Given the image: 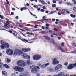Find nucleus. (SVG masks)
I'll return each mask as SVG.
<instances>
[{
    "mask_svg": "<svg viewBox=\"0 0 76 76\" xmlns=\"http://www.w3.org/2000/svg\"><path fill=\"white\" fill-rule=\"evenodd\" d=\"M53 13H55V12H51L48 14V15H51V14H53Z\"/></svg>",
    "mask_w": 76,
    "mask_h": 76,
    "instance_id": "obj_33",
    "label": "nucleus"
},
{
    "mask_svg": "<svg viewBox=\"0 0 76 76\" xmlns=\"http://www.w3.org/2000/svg\"><path fill=\"white\" fill-rule=\"evenodd\" d=\"M9 32H10V33H12V32H13L11 30L9 31Z\"/></svg>",
    "mask_w": 76,
    "mask_h": 76,
    "instance_id": "obj_54",
    "label": "nucleus"
},
{
    "mask_svg": "<svg viewBox=\"0 0 76 76\" xmlns=\"http://www.w3.org/2000/svg\"><path fill=\"white\" fill-rule=\"evenodd\" d=\"M53 35H56V36H57V34L54 33H53Z\"/></svg>",
    "mask_w": 76,
    "mask_h": 76,
    "instance_id": "obj_44",
    "label": "nucleus"
},
{
    "mask_svg": "<svg viewBox=\"0 0 76 76\" xmlns=\"http://www.w3.org/2000/svg\"><path fill=\"white\" fill-rule=\"evenodd\" d=\"M41 58V56L39 55H35L33 56V59L35 61L38 60H39Z\"/></svg>",
    "mask_w": 76,
    "mask_h": 76,
    "instance_id": "obj_5",
    "label": "nucleus"
},
{
    "mask_svg": "<svg viewBox=\"0 0 76 76\" xmlns=\"http://www.w3.org/2000/svg\"><path fill=\"white\" fill-rule=\"evenodd\" d=\"M52 7H56V4H53L52 5Z\"/></svg>",
    "mask_w": 76,
    "mask_h": 76,
    "instance_id": "obj_31",
    "label": "nucleus"
},
{
    "mask_svg": "<svg viewBox=\"0 0 76 76\" xmlns=\"http://www.w3.org/2000/svg\"><path fill=\"white\" fill-rule=\"evenodd\" d=\"M16 76V74L14 73V74H13L11 76Z\"/></svg>",
    "mask_w": 76,
    "mask_h": 76,
    "instance_id": "obj_39",
    "label": "nucleus"
},
{
    "mask_svg": "<svg viewBox=\"0 0 76 76\" xmlns=\"http://www.w3.org/2000/svg\"><path fill=\"white\" fill-rule=\"evenodd\" d=\"M65 74L64 72H60L58 74V76H64Z\"/></svg>",
    "mask_w": 76,
    "mask_h": 76,
    "instance_id": "obj_14",
    "label": "nucleus"
},
{
    "mask_svg": "<svg viewBox=\"0 0 76 76\" xmlns=\"http://www.w3.org/2000/svg\"><path fill=\"white\" fill-rule=\"evenodd\" d=\"M52 1H53V3H56V2L54 1V0H53Z\"/></svg>",
    "mask_w": 76,
    "mask_h": 76,
    "instance_id": "obj_46",
    "label": "nucleus"
},
{
    "mask_svg": "<svg viewBox=\"0 0 76 76\" xmlns=\"http://www.w3.org/2000/svg\"><path fill=\"white\" fill-rule=\"evenodd\" d=\"M19 76H29V72L27 71L24 72V74L20 73L19 74Z\"/></svg>",
    "mask_w": 76,
    "mask_h": 76,
    "instance_id": "obj_7",
    "label": "nucleus"
},
{
    "mask_svg": "<svg viewBox=\"0 0 76 76\" xmlns=\"http://www.w3.org/2000/svg\"><path fill=\"white\" fill-rule=\"evenodd\" d=\"M56 22H58L59 21H60V20L58 19H56Z\"/></svg>",
    "mask_w": 76,
    "mask_h": 76,
    "instance_id": "obj_59",
    "label": "nucleus"
},
{
    "mask_svg": "<svg viewBox=\"0 0 76 76\" xmlns=\"http://www.w3.org/2000/svg\"><path fill=\"white\" fill-rule=\"evenodd\" d=\"M6 2L7 4H9V1H8V0H6Z\"/></svg>",
    "mask_w": 76,
    "mask_h": 76,
    "instance_id": "obj_42",
    "label": "nucleus"
},
{
    "mask_svg": "<svg viewBox=\"0 0 76 76\" xmlns=\"http://www.w3.org/2000/svg\"><path fill=\"white\" fill-rule=\"evenodd\" d=\"M12 10L15 11V9L14 8H12Z\"/></svg>",
    "mask_w": 76,
    "mask_h": 76,
    "instance_id": "obj_64",
    "label": "nucleus"
},
{
    "mask_svg": "<svg viewBox=\"0 0 76 76\" xmlns=\"http://www.w3.org/2000/svg\"><path fill=\"white\" fill-rule=\"evenodd\" d=\"M0 47L2 49H4V48H5L4 46V44H2L1 45Z\"/></svg>",
    "mask_w": 76,
    "mask_h": 76,
    "instance_id": "obj_17",
    "label": "nucleus"
},
{
    "mask_svg": "<svg viewBox=\"0 0 76 76\" xmlns=\"http://www.w3.org/2000/svg\"><path fill=\"white\" fill-rule=\"evenodd\" d=\"M2 75H4V76H7V72H6L4 71H3L2 72Z\"/></svg>",
    "mask_w": 76,
    "mask_h": 76,
    "instance_id": "obj_13",
    "label": "nucleus"
},
{
    "mask_svg": "<svg viewBox=\"0 0 76 76\" xmlns=\"http://www.w3.org/2000/svg\"><path fill=\"white\" fill-rule=\"evenodd\" d=\"M37 10H38V11H39V10H41V9L40 8H38L37 9Z\"/></svg>",
    "mask_w": 76,
    "mask_h": 76,
    "instance_id": "obj_61",
    "label": "nucleus"
},
{
    "mask_svg": "<svg viewBox=\"0 0 76 76\" xmlns=\"http://www.w3.org/2000/svg\"><path fill=\"white\" fill-rule=\"evenodd\" d=\"M20 10H21V11H23V8H21Z\"/></svg>",
    "mask_w": 76,
    "mask_h": 76,
    "instance_id": "obj_53",
    "label": "nucleus"
},
{
    "mask_svg": "<svg viewBox=\"0 0 76 76\" xmlns=\"http://www.w3.org/2000/svg\"><path fill=\"white\" fill-rule=\"evenodd\" d=\"M2 56V53H0V57H1Z\"/></svg>",
    "mask_w": 76,
    "mask_h": 76,
    "instance_id": "obj_60",
    "label": "nucleus"
},
{
    "mask_svg": "<svg viewBox=\"0 0 76 76\" xmlns=\"http://www.w3.org/2000/svg\"><path fill=\"white\" fill-rule=\"evenodd\" d=\"M49 32L50 33H52L53 32V31L51 30H49Z\"/></svg>",
    "mask_w": 76,
    "mask_h": 76,
    "instance_id": "obj_32",
    "label": "nucleus"
},
{
    "mask_svg": "<svg viewBox=\"0 0 76 76\" xmlns=\"http://www.w3.org/2000/svg\"><path fill=\"white\" fill-rule=\"evenodd\" d=\"M1 43L2 44H4V41L3 40H1Z\"/></svg>",
    "mask_w": 76,
    "mask_h": 76,
    "instance_id": "obj_27",
    "label": "nucleus"
},
{
    "mask_svg": "<svg viewBox=\"0 0 76 76\" xmlns=\"http://www.w3.org/2000/svg\"><path fill=\"white\" fill-rule=\"evenodd\" d=\"M45 39H46L47 41H50V38L48 37H46Z\"/></svg>",
    "mask_w": 76,
    "mask_h": 76,
    "instance_id": "obj_23",
    "label": "nucleus"
},
{
    "mask_svg": "<svg viewBox=\"0 0 76 76\" xmlns=\"http://www.w3.org/2000/svg\"><path fill=\"white\" fill-rule=\"evenodd\" d=\"M46 67V65H45V64H44L41 66V68H42V69L44 68H45V67Z\"/></svg>",
    "mask_w": 76,
    "mask_h": 76,
    "instance_id": "obj_19",
    "label": "nucleus"
},
{
    "mask_svg": "<svg viewBox=\"0 0 76 76\" xmlns=\"http://www.w3.org/2000/svg\"><path fill=\"white\" fill-rule=\"evenodd\" d=\"M73 10L74 11H76V7H73Z\"/></svg>",
    "mask_w": 76,
    "mask_h": 76,
    "instance_id": "obj_38",
    "label": "nucleus"
},
{
    "mask_svg": "<svg viewBox=\"0 0 76 76\" xmlns=\"http://www.w3.org/2000/svg\"><path fill=\"white\" fill-rule=\"evenodd\" d=\"M70 16L71 17H72V18H75V17H76V16H75V15H73V14H71Z\"/></svg>",
    "mask_w": 76,
    "mask_h": 76,
    "instance_id": "obj_24",
    "label": "nucleus"
},
{
    "mask_svg": "<svg viewBox=\"0 0 76 76\" xmlns=\"http://www.w3.org/2000/svg\"><path fill=\"white\" fill-rule=\"evenodd\" d=\"M59 50H63V49H62V48H61V47H59Z\"/></svg>",
    "mask_w": 76,
    "mask_h": 76,
    "instance_id": "obj_48",
    "label": "nucleus"
},
{
    "mask_svg": "<svg viewBox=\"0 0 76 76\" xmlns=\"http://www.w3.org/2000/svg\"><path fill=\"white\" fill-rule=\"evenodd\" d=\"M19 26H20V27H21V28H23V26L20 25H19Z\"/></svg>",
    "mask_w": 76,
    "mask_h": 76,
    "instance_id": "obj_58",
    "label": "nucleus"
},
{
    "mask_svg": "<svg viewBox=\"0 0 76 76\" xmlns=\"http://www.w3.org/2000/svg\"><path fill=\"white\" fill-rule=\"evenodd\" d=\"M66 10H64V9L62 10V11L63 12H66Z\"/></svg>",
    "mask_w": 76,
    "mask_h": 76,
    "instance_id": "obj_29",
    "label": "nucleus"
},
{
    "mask_svg": "<svg viewBox=\"0 0 76 76\" xmlns=\"http://www.w3.org/2000/svg\"><path fill=\"white\" fill-rule=\"evenodd\" d=\"M13 69L14 71L18 72H22L24 71V68L19 66H15L13 67Z\"/></svg>",
    "mask_w": 76,
    "mask_h": 76,
    "instance_id": "obj_2",
    "label": "nucleus"
},
{
    "mask_svg": "<svg viewBox=\"0 0 76 76\" xmlns=\"http://www.w3.org/2000/svg\"><path fill=\"white\" fill-rule=\"evenodd\" d=\"M59 63V61L57 60V58H55L53 60L52 64L53 65H57Z\"/></svg>",
    "mask_w": 76,
    "mask_h": 76,
    "instance_id": "obj_9",
    "label": "nucleus"
},
{
    "mask_svg": "<svg viewBox=\"0 0 76 76\" xmlns=\"http://www.w3.org/2000/svg\"><path fill=\"white\" fill-rule=\"evenodd\" d=\"M54 30L55 31H56V32H57V31H58V29H57V28H54Z\"/></svg>",
    "mask_w": 76,
    "mask_h": 76,
    "instance_id": "obj_25",
    "label": "nucleus"
},
{
    "mask_svg": "<svg viewBox=\"0 0 76 76\" xmlns=\"http://www.w3.org/2000/svg\"><path fill=\"white\" fill-rule=\"evenodd\" d=\"M66 4L68 6H72V4L70 3L67 2Z\"/></svg>",
    "mask_w": 76,
    "mask_h": 76,
    "instance_id": "obj_21",
    "label": "nucleus"
},
{
    "mask_svg": "<svg viewBox=\"0 0 76 76\" xmlns=\"http://www.w3.org/2000/svg\"><path fill=\"white\" fill-rule=\"evenodd\" d=\"M22 50L24 52H28V51H29L31 49L29 48H23L22 49Z\"/></svg>",
    "mask_w": 76,
    "mask_h": 76,
    "instance_id": "obj_11",
    "label": "nucleus"
},
{
    "mask_svg": "<svg viewBox=\"0 0 76 76\" xmlns=\"http://www.w3.org/2000/svg\"><path fill=\"white\" fill-rule=\"evenodd\" d=\"M22 56L25 59H27L28 58V60L26 61V63L27 64H30V56H28L26 53H22Z\"/></svg>",
    "mask_w": 76,
    "mask_h": 76,
    "instance_id": "obj_1",
    "label": "nucleus"
},
{
    "mask_svg": "<svg viewBox=\"0 0 76 76\" xmlns=\"http://www.w3.org/2000/svg\"><path fill=\"white\" fill-rule=\"evenodd\" d=\"M6 53L7 54L12 56L13 54V50L10 49H8L6 51Z\"/></svg>",
    "mask_w": 76,
    "mask_h": 76,
    "instance_id": "obj_8",
    "label": "nucleus"
},
{
    "mask_svg": "<svg viewBox=\"0 0 76 76\" xmlns=\"http://www.w3.org/2000/svg\"><path fill=\"white\" fill-rule=\"evenodd\" d=\"M7 63H10V62L11 61V60L9 59V58H7Z\"/></svg>",
    "mask_w": 76,
    "mask_h": 76,
    "instance_id": "obj_20",
    "label": "nucleus"
},
{
    "mask_svg": "<svg viewBox=\"0 0 76 76\" xmlns=\"http://www.w3.org/2000/svg\"><path fill=\"white\" fill-rule=\"evenodd\" d=\"M47 70L48 71H50V72H53V69L49 67L47 68Z\"/></svg>",
    "mask_w": 76,
    "mask_h": 76,
    "instance_id": "obj_16",
    "label": "nucleus"
},
{
    "mask_svg": "<svg viewBox=\"0 0 76 76\" xmlns=\"http://www.w3.org/2000/svg\"><path fill=\"white\" fill-rule=\"evenodd\" d=\"M72 53H73V54H74L75 53H76V51H75V52H73L72 51Z\"/></svg>",
    "mask_w": 76,
    "mask_h": 76,
    "instance_id": "obj_47",
    "label": "nucleus"
},
{
    "mask_svg": "<svg viewBox=\"0 0 76 76\" xmlns=\"http://www.w3.org/2000/svg\"><path fill=\"white\" fill-rule=\"evenodd\" d=\"M67 64H68V63L67 62L65 63L64 64L65 66H67Z\"/></svg>",
    "mask_w": 76,
    "mask_h": 76,
    "instance_id": "obj_37",
    "label": "nucleus"
},
{
    "mask_svg": "<svg viewBox=\"0 0 76 76\" xmlns=\"http://www.w3.org/2000/svg\"><path fill=\"white\" fill-rule=\"evenodd\" d=\"M7 25H8L7 24L5 23V25H4V26H6V27H7Z\"/></svg>",
    "mask_w": 76,
    "mask_h": 76,
    "instance_id": "obj_41",
    "label": "nucleus"
},
{
    "mask_svg": "<svg viewBox=\"0 0 76 76\" xmlns=\"http://www.w3.org/2000/svg\"><path fill=\"white\" fill-rule=\"evenodd\" d=\"M15 53L17 54H21L22 53V51L20 50L16 49L15 51Z\"/></svg>",
    "mask_w": 76,
    "mask_h": 76,
    "instance_id": "obj_10",
    "label": "nucleus"
},
{
    "mask_svg": "<svg viewBox=\"0 0 76 76\" xmlns=\"http://www.w3.org/2000/svg\"><path fill=\"white\" fill-rule=\"evenodd\" d=\"M0 68H1V69H3L4 68V65L1 62H0Z\"/></svg>",
    "mask_w": 76,
    "mask_h": 76,
    "instance_id": "obj_15",
    "label": "nucleus"
},
{
    "mask_svg": "<svg viewBox=\"0 0 76 76\" xmlns=\"http://www.w3.org/2000/svg\"><path fill=\"white\" fill-rule=\"evenodd\" d=\"M39 21L42 23H44V20H40Z\"/></svg>",
    "mask_w": 76,
    "mask_h": 76,
    "instance_id": "obj_34",
    "label": "nucleus"
},
{
    "mask_svg": "<svg viewBox=\"0 0 76 76\" xmlns=\"http://www.w3.org/2000/svg\"><path fill=\"white\" fill-rule=\"evenodd\" d=\"M35 69H37L39 70H40V68L38 66H35Z\"/></svg>",
    "mask_w": 76,
    "mask_h": 76,
    "instance_id": "obj_26",
    "label": "nucleus"
},
{
    "mask_svg": "<svg viewBox=\"0 0 76 76\" xmlns=\"http://www.w3.org/2000/svg\"><path fill=\"white\" fill-rule=\"evenodd\" d=\"M11 15H14V13H13V12H12L11 13Z\"/></svg>",
    "mask_w": 76,
    "mask_h": 76,
    "instance_id": "obj_57",
    "label": "nucleus"
},
{
    "mask_svg": "<svg viewBox=\"0 0 76 76\" xmlns=\"http://www.w3.org/2000/svg\"><path fill=\"white\" fill-rule=\"evenodd\" d=\"M45 13H48V11H46V12H45Z\"/></svg>",
    "mask_w": 76,
    "mask_h": 76,
    "instance_id": "obj_63",
    "label": "nucleus"
},
{
    "mask_svg": "<svg viewBox=\"0 0 76 76\" xmlns=\"http://www.w3.org/2000/svg\"><path fill=\"white\" fill-rule=\"evenodd\" d=\"M13 35H14L15 36H17V34L15 33H13Z\"/></svg>",
    "mask_w": 76,
    "mask_h": 76,
    "instance_id": "obj_56",
    "label": "nucleus"
},
{
    "mask_svg": "<svg viewBox=\"0 0 76 76\" xmlns=\"http://www.w3.org/2000/svg\"><path fill=\"white\" fill-rule=\"evenodd\" d=\"M30 69H32V70H31V71L32 73H37V72L38 71V69L35 68V66H34V65L31 66H30Z\"/></svg>",
    "mask_w": 76,
    "mask_h": 76,
    "instance_id": "obj_6",
    "label": "nucleus"
},
{
    "mask_svg": "<svg viewBox=\"0 0 76 76\" xmlns=\"http://www.w3.org/2000/svg\"><path fill=\"white\" fill-rule=\"evenodd\" d=\"M15 19H19V18L18 17V16H16L15 17Z\"/></svg>",
    "mask_w": 76,
    "mask_h": 76,
    "instance_id": "obj_55",
    "label": "nucleus"
},
{
    "mask_svg": "<svg viewBox=\"0 0 76 76\" xmlns=\"http://www.w3.org/2000/svg\"><path fill=\"white\" fill-rule=\"evenodd\" d=\"M41 3H42V5H44V4H47L44 2V1H43Z\"/></svg>",
    "mask_w": 76,
    "mask_h": 76,
    "instance_id": "obj_22",
    "label": "nucleus"
},
{
    "mask_svg": "<svg viewBox=\"0 0 76 76\" xmlns=\"http://www.w3.org/2000/svg\"><path fill=\"white\" fill-rule=\"evenodd\" d=\"M38 25H36L34 26V28H37V27H38Z\"/></svg>",
    "mask_w": 76,
    "mask_h": 76,
    "instance_id": "obj_35",
    "label": "nucleus"
},
{
    "mask_svg": "<svg viewBox=\"0 0 76 76\" xmlns=\"http://www.w3.org/2000/svg\"><path fill=\"white\" fill-rule=\"evenodd\" d=\"M41 12H44V10L43 9H41Z\"/></svg>",
    "mask_w": 76,
    "mask_h": 76,
    "instance_id": "obj_43",
    "label": "nucleus"
},
{
    "mask_svg": "<svg viewBox=\"0 0 76 76\" xmlns=\"http://www.w3.org/2000/svg\"><path fill=\"white\" fill-rule=\"evenodd\" d=\"M66 12L67 13H68V14H69V11H67V10H66Z\"/></svg>",
    "mask_w": 76,
    "mask_h": 76,
    "instance_id": "obj_50",
    "label": "nucleus"
},
{
    "mask_svg": "<svg viewBox=\"0 0 76 76\" xmlns=\"http://www.w3.org/2000/svg\"><path fill=\"white\" fill-rule=\"evenodd\" d=\"M17 64L19 67H25V63L22 60H19L17 62Z\"/></svg>",
    "mask_w": 76,
    "mask_h": 76,
    "instance_id": "obj_3",
    "label": "nucleus"
},
{
    "mask_svg": "<svg viewBox=\"0 0 76 76\" xmlns=\"http://www.w3.org/2000/svg\"><path fill=\"white\" fill-rule=\"evenodd\" d=\"M62 67H63V65L61 64H59L55 66L54 70L55 72H58V70L59 69L61 70L62 69Z\"/></svg>",
    "mask_w": 76,
    "mask_h": 76,
    "instance_id": "obj_4",
    "label": "nucleus"
},
{
    "mask_svg": "<svg viewBox=\"0 0 76 76\" xmlns=\"http://www.w3.org/2000/svg\"><path fill=\"white\" fill-rule=\"evenodd\" d=\"M4 45L5 48H9V45L7 43H4Z\"/></svg>",
    "mask_w": 76,
    "mask_h": 76,
    "instance_id": "obj_12",
    "label": "nucleus"
},
{
    "mask_svg": "<svg viewBox=\"0 0 76 76\" xmlns=\"http://www.w3.org/2000/svg\"><path fill=\"white\" fill-rule=\"evenodd\" d=\"M0 18H1V19H4V18H3V16L0 15Z\"/></svg>",
    "mask_w": 76,
    "mask_h": 76,
    "instance_id": "obj_36",
    "label": "nucleus"
},
{
    "mask_svg": "<svg viewBox=\"0 0 76 76\" xmlns=\"http://www.w3.org/2000/svg\"><path fill=\"white\" fill-rule=\"evenodd\" d=\"M4 66L7 69H9L10 68V66L6 64L4 65Z\"/></svg>",
    "mask_w": 76,
    "mask_h": 76,
    "instance_id": "obj_18",
    "label": "nucleus"
},
{
    "mask_svg": "<svg viewBox=\"0 0 76 76\" xmlns=\"http://www.w3.org/2000/svg\"><path fill=\"white\" fill-rule=\"evenodd\" d=\"M46 18V17L45 16H44L42 17V19H45Z\"/></svg>",
    "mask_w": 76,
    "mask_h": 76,
    "instance_id": "obj_52",
    "label": "nucleus"
},
{
    "mask_svg": "<svg viewBox=\"0 0 76 76\" xmlns=\"http://www.w3.org/2000/svg\"><path fill=\"white\" fill-rule=\"evenodd\" d=\"M27 34H28V35H33V34L32 33H29V32H27Z\"/></svg>",
    "mask_w": 76,
    "mask_h": 76,
    "instance_id": "obj_28",
    "label": "nucleus"
},
{
    "mask_svg": "<svg viewBox=\"0 0 76 76\" xmlns=\"http://www.w3.org/2000/svg\"><path fill=\"white\" fill-rule=\"evenodd\" d=\"M50 64L49 63H48L45 64V65H46V67H47V66H49V65H50Z\"/></svg>",
    "mask_w": 76,
    "mask_h": 76,
    "instance_id": "obj_30",
    "label": "nucleus"
},
{
    "mask_svg": "<svg viewBox=\"0 0 76 76\" xmlns=\"http://www.w3.org/2000/svg\"><path fill=\"white\" fill-rule=\"evenodd\" d=\"M26 6L29 7V4L28 3H27Z\"/></svg>",
    "mask_w": 76,
    "mask_h": 76,
    "instance_id": "obj_49",
    "label": "nucleus"
},
{
    "mask_svg": "<svg viewBox=\"0 0 76 76\" xmlns=\"http://www.w3.org/2000/svg\"><path fill=\"white\" fill-rule=\"evenodd\" d=\"M64 76H69V75L66 74V75H65Z\"/></svg>",
    "mask_w": 76,
    "mask_h": 76,
    "instance_id": "obj_62",
    "label": "nucleus"
},
{
    "mask_svg": "<svg viewBox=\"0 0 76 76\" xmlns=\"http://www.w3.org/2000/svg\"><path fill=\"white\" fill-rule=\"evenodd\" d=\"M64 43H62V44H61L62 46H64Z\"/></svg>",
    "mask_w": 76,
    "mask_h": 76,
    "instance_id": "obj_45",
    "label": "nucleus"
},
{
    "mask_svg": "<svg viewBox=\"0 0 76 76\" xmlns=\"http://www.w3.org/2000/svg\"><path fill=\"white\" fill-rule=\"evenodd\" d=\"M27 8L26 7H23V10H27Z\"/></svg>",
    "mask_w": 76,
    "mask_h": 76,
    "instance_id": "obj_51",
    "label": "nucleus"
},
{
    "mask_svg": "<svg viewBox=\"0 0 76 76\" xmlns=\"http://www.w3.org/2000/svg\"><path fill=\"white\" fill-rule=\"evenodd\" d=\"M43 9H46V7H45V6H43Z\"/></svg>",
    "mask_w": 76,
    "mask_h": 76,
    "instance_id": "obj_40",
    "label": "nucleus"
}]
</instances>
